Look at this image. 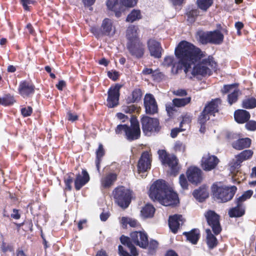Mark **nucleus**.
<instances>
[{"label": "nucleus", "mask_w": 256, "mask_h": 256, "mask_svg": "<svg viewBox=\"0 0 256 256\" xmlns=\"http://www.w3.org/2000/svg\"><path fill=\"white\" fill-rule=\"evenodd\" d=\"M174 54L178 60V62L191 61L196 62L191 72L194 76H210L212 74L213 70H217L218 64L212 56L206 57L205 52L186 40L179 42L175 48Z\"/></svg>", "instance_id": "nucleus-1"}, {"label": "nucleus", "mask_w": 256, "mask_h": 256, "mask_svg": "<svg viewBox=\"0 0 256 256\" xmlns=\"http://www.w3.org/2000/svg\"><path fill=\"white\" fill-rule=\"evenodd\" d=\"M149 196L164 206H175L179 203L178 194L164 180L155 181L150 186Z\"/></svg>", "instance_id": "nucleus-2"}, {"label": "nucleus", "mask_w": 256, "mask_h": 256, "mask_svg": "<svg viewBox=\"0 0 256 256\" xmlns=\"http://www.w3.org/2000/svg\"><path fill=\"white\" fill-rule=\"evenodd\" d=\"M130 122V126L126 124L118 125L115 130V132L118 134L124 133L128 140L132 141L140 138V130L139 122L136 116H132Z\"/></svg>", "instance_id": "nucleus-3"}, {"label": "nucleus", "mask_w": 256, "mask_h": 256, "mask_svg": "<svg viewBox=\"0 0 256 256\" xmlns=\"http://www.w3.org/2000/svg\"><path fill=\"white\" fill-rule=\"evenodd\" d=\"M197 35L199 42L202 44H210L219 45L224 40V34L218 30L208 32L200 31L197 32Z\"/></svg>", "instance_id": "nucleus-4"}, {"label": "nucleus", "mask_w": 256, "mask_h": 256, "mask_svg": "<svg viewBox=\"0 0 256 256\" xmlns=\"http://www.w3.org/2000/svg\"><path fill=\"white\" fill-rule=\"evenodd\" d=\"M237 190L235 186H218L214 184L212 186V191L214 196L221 202H226L231 200Z\"/></svg>", "instance_id": "nucleus-5"}, {"label": "nucleus", "mask_w": 256, "mask_h": 256, "mask_svg": "<svg viewBox=\"0 0 256 256\" xmlns=\"http://www.w3.org/2000/svg\"><path fill=\"white\" fill-rule=\"evenodd\" d=\"M142 130L144 135L150 136L158 133L161 130L159 120L147 116H143L140 118Z\"/></svg>", "instance_id": "nucleus-6"}, {"label": "nucleus", "mask_w": 256, "mask_h": 256, "mask_svg": "<svg viewBox=\"0 0 256 256\" xmlns=\"http://www.w3.org/2000/svg\"><path fill=\"white\" fill-rule=\"evenodd\" d=\"M115 202L123 208H127L131 202L132 191L121 186L116 188L112 192Z\"/></svg>", "instance_id": "nucleus-7"}, {"label": "nucleus", "mask_w": 256, "mask_h": 256, "mask_svg": "<svg viewBox=\"0 0 256 256\" xmlns=\"http://www.w3.org/2000/svg\"><path fill=\"white\" fill-rule=\"evenodd\" d=\"M158 153L162 164L168 166L171 172L176 176L180 170L178 160L176 156L174 154H169L164 150H160Z\"/></svg>", "instance_id": "nucleus-8"}, {"label": "nucleus", "mask_w": 256, "mask_h": 256, "mask_svg": "<svg viewBox=\"0 0 256 256\" xmlns=\"http://www.w3.org/2000/svg\"><path fill=\"white\" fill-rule=\"evenodd\" d=\"M204 216L212 232L216 235L220 234L222 230L220 222V216L215 211L208 210L204 212Z\"/></svg>", "instance_id": "nucleus-9"}, {"label": "nucleus", "mask_w": 256, "mask_h": 256, "mask_svg": "<svg viewBox=\"0 0 256 256\" xmlns=\"http://www.w3.org/2000/svg\"><path fill=\"white\" fill-rule=\"evenodd\" d=\"M122 85L116 84L112 86L108 91V98L106 100V106L109 108H113L119 104L120 96V90Z\"/></svg>", "instance_id": "nucleus-10"}, {"label": "nucleus", "mask_w": 256, "mask_h": 256, "mask_svg": "<svg viewBox=\"0 0 256 256\" xmlns=\"http://www.w3.org/2000/svg\"><path fill=\"white\" fill-rule=\"evenodd\" d=\"M126 48L130 55L136 58H141L144 56L145 46L141 40L128 42Z\"/></svg>", "instance_id": "nucleus-11"}, {"label": "nucleus", "mask_w": 256, "mask_h": 256, "mask_svg": "<svg viewBox=\"0 0 256 256\" xmlns=\"http://www.w3.org/2000/svg\"><path fill=\"white\" fill-rule=\"evenodd\" d=\"M221 103L222 100L220 98L212 99L205 105L200 116H203L206 118L210 120V116H215L216 113L218 112L219 105Z\"/></svg>", "instance_id": "nucleus-12"}, {"label": "nucleus", "mask_w": 256, "mask_h": 256, "mask_svg": "<svg viewBox=\"0 0 256 256\" xmlns=\"http://www.w3.org/2000/svg\"><path fill=\"white\" fill-rule=\"evenodd\" d=\"M219 162L220 160L216 156L208 153L202 157L200 166L204 170L209 172L215 169Z\"/></svg>", "instance_id": "nucleus-13"}, {"label": "nucleus", "mask_w": 256, "mask_h": 256, "mask_svg": "<svg viewBox=\"0 0 256 256\" xmlns=\"http://www.w3.org/2000/svg\"><path fill=\"white\" fill-rule=\"evenodd\" d=\"M186 174L188 180L194 185L197 186L202 181V172L196 166L189 167L186 170Z\"/></svg>", "instance_id": "nucleus-14"}, {"label": "nucleus", "mask_w": 256, "mask_h": 256, "mask_svg": "<svg viewBox=\"0 0 256 256\" xmlns=\"http://www.w3.org/2000/svg\"><path fill=\"white\" fill-rule=\"evenodd\" d=\"M152 157L148 151H144L141 154L138 162L137 168L139 174H144L151 168Z\"/></svg>", "instance_id": "nucleus-15"}, {"label": "nucleus", "mask_w": 256, "mask_h": 256, "mask_svg": "<svg viewBox=\"0 0 256 256\" xmlns=\"http://www.w3.org/2000/svg\"><path fill=\"white\" fill-rule=\"evenodd\" d=\"M132 241L140 248H146L148 246V236L144 231H135L130 234Z\"/></svg>", "instance_id": "nucleus-16"}, {"label": "nucleus", "mask_w": 256, "mask_h": 256, "mask_svg": "<svg viewBox=\"0 0 256 256\" xmlns=\"http://www.w3.org/2000/svg\"><path fill=\"white\" fill-rule=\"evenodd\" d=\"M35 92V86L30 82L24 80L20 82L18 88V94L24 98L31 97Z\"/></svg>", "instance_id": "nucleus-17"}, {"label": "nucleus", "mask_w": 256, "mask_h": 256, "mask_svg": "<svg viewBox=\"0 0 256 256\" xmlns=\"http://www.w3.org/2000/svg\"><path fill=\"white\" fill-rule=\"evenodd\" d=\"M144 106L147 114L153 115L158 112L157 102L154 96L150 94H146L144 98Z\"/></svg>", "instance_id": "nucleus-18"}, {"label": "nucleus", "mask_w": 256, "mask_h": 256, "mask_svg": "<svg viewBox=\"0 0 256 256\" xmlns=\"http://www.w3.org/2000/svg\"><path fill=\"white\" fill-rule=\"evenodd\" d=\"M147 46L150 55L155 58H160L163 50L160 42L154 38H150L147 41Z\"/></svg>", "instance_id": "nucleus-19"}, {"label": "nucleus", "mask_w": 256, "mask_h": 256, "mask_svg": "<svg viewBox=\"0 0 256 256\" xmlns=\"http://www.w3.org/2000/svg\"><path fill=\"white\" fill-rule=\"evenodd\" d=\"M90 176L86 169H82V174H78L76 175L74 180V188L76 190H80L90 180Z\"/></svg>", "instance_id": "nucleus-20"}, {"label": "nucleus", "mask_w": 256, "mask_h": 256, "mask_svg": "<svg viewBox=\"0 0 256 256\" xmlns=\"http://www.w3.org/2000/svg\"><path fill=\"white\" fill-rule=\"evenodd\" d=\"M168 221L169 228L174 234L178 232L180 228V222H182V224L184 222L182 215L178 214L170 216Z\"/></svg>", "instance_id": "nucleus-21"}, {"label": "nucleus", "mask_w": 256, "mask_h": 256, "mask_svg": "<svg viewBox=\"0 0 256 256\" xmlns=\"http://www.w3.org/2000/svg\"><path fill=\"white\" fill-rule=\"evenodd\" d=\"M108 8L115 13L117 18L121 16L122 12L124 11V6L119 0H107L106 3Z\"/></svg>", "instance_id": "nucleus-22"}, {"label": "nucleus", "mask_w": 256, "mask_h": 256, "mask_svg": "<svg viewBox=\"0 0 256 256\" xmlns=\"http://www.w3.org/2000/svg\"><path fill=\"white\" fill-rule=\"evenodd\" d=\"M196 62H192L191 61L177 62L171 68V72L174 74H177L184 68V72L188 74L192 68V65L196 64Z\"/></svg>", "instance_id": "nucleus-23"}, {"label": "nucleus", "mask_w": 256, "mask_h": 256, "mask_svg": "<svg viewBox=\"0 0 256 256\" xmlns=\"http://www.w3.org/2000/svg\"><path fill=\"white\" fill-rule=\"evenodd\" d=\"M236 206L230 208L228 211V215L230 218H240L245 214V207L244 204L236 200H234Z\"/></svg>", "instance_id": "nucleus-24"}, {"label": "nucleus", "mask_w": 256, "mask_h": 256, "mask_svg": "<svg viewBox=\"0 0 256 256\" xmlns=\"http://www.w3.org/2000/svg\"><path fill=\"white\" fill-rule=\"evenodd\" d=\"M210 228L206 230V242L209 250H212L216 248L218 244V241L214 233H212Z\"/></svg>", "instance_id": "nucleus-25"}, {"label": "nucleus", "mask_w": 256, "mask_h": 256, "mask_svg": "<svg viewBox=\"0 0 256 256\" xmlns=\"http://www.w3.org/2000/svg\"><path fill=\"white\" fill-rule=\"evenodd\" d=\"M186 240L193 244H197L200 237V232L198 228H193L189 232H184L182 233Z\"/></svg>", "instance_id": "nucleus-26"}, {"label": "nucleus", "mask_w": 256, "mask_h": 256, "mask_svg": "<svg viewBox=\"0 0 256 256\" xmlns=\"http://www.w3.org/2000/svg\"><path fill=\"white\" fill-rule=\"evenodd\" d=\"M117 180V174L115 173H109L100 180L102 189L109 188Z\"/></svg>", "instance_id": "nucleus-27"}, {"label": "nucleus", "mask_w": 256, "mask_h": 256, "mask_svg": "<svg viewBox=\"0 0 256 256\" xmlns=\"http://www.w3.org/2000/svg\"><path fill=\"white\" fill-rule=\"evenodd\" d=\"M101 29L104 36L113 35L115 33V28L112 21L108 18H105L102 22Z\"/></svg>", "instance_id": "nucleus-28"}, {"label": "nucleus", "mask_w": 256, "mask_h": 256, "mask_svg": "<svg viewBox=\"0 0 256 256\" xmlns=\"http://www.w3.org/2000/svg\"><path fill=\"white\" fill-rule=\"evenodd\" d=\"M250 118V112L244 110H238L234 112V118L238 124H244L247 122Z\"/></svg>", "instance_id": "nucleus-29"}, {"label": "nucleus", "mask_w": 256, "mask_h": 256, "mask_svg": "<svg viewBox=\"0 0 256 256\" xmlns=\"http://www.w3.org/2000/svg\"><path fill=\"white\" fill-rule=\"evenodd\" d=\"M252 140L248 138H238L232 144V148L236 150H242L250 146Z\"/></svg>", "instance_id": "nucleus-30"}, {"label": "nucleus", "mask_w": 256, "mask_h": 256, "mask_svg": "<svg viewBox=\"0 0 256 256\" xmlns=\"http://www.w3.org/2000/svg\"><path fill=\"white\" fill-rule=\"evenodd\" d=\"M138 28L134 25L130 26L126 30V38L128 42L136 41L140 40L138 36Z\"/></svg>", "instance_id": "nucleus-31"}, {"label": "nucleus", "mask_w": 256, "mask_h": 256, "mask_svg": "<svg viewBox=\"0 0 256 256\" xmlns=\"http://www.w3.org/2000/svg\"><path fill=\"white\" fill-rule=\"evenodd\" d=\"M192 195L200 202H202L208 197V192L206 186H202L195 190L192 192Z\"/></svg>", "instance_id": "nucleus-32"}, {"label": "nucleus", "mask_w": 256, "mask_h": 256, "mask_svg": "<svg viewBox=\"0 0 256 256\" xmlns=\"http://www.w3.org/2000/svg\"><path fill=\"white\" fill-rule=\"evenodd\" d=\"M155 211L156 209L154 206L148 203L142 208L140 214L145 218H152L154 216Z\"/></svg>", "instance_id": "nucleus-33"}, {"label": "nucleus", "mask_w": 256, "mask_h": 256, "mask_svg": "<svg viewBox=\"0 0 256 256\" xmlns=\"http://www.w3.org/2000/svg\"><path fill=\"white\" fill-rule=\"evenodd\" d=\"M142 96V92L140 88H134L130 96H128L126 99L128 104H132L138 102Z\"/></svg>", "instance_id": "nucleus-34"}, {"label": "nucleus", "mask_w": 256, "mask_h": 256, "mask_svg": "<svg viewBox=\"0 0 256 256\" xmlns=\"http://www.w3.org/2000/svg\"><path fill=\"white\" fill-rule=\"evenodd\" d=\"M96 157L95 160L96 170L98 172L100 171V164L102 160V157L105 154V150L102 144H99L98 149L96 152Z\"/></svg>", "instance_id": "nucleus-35"}, {"label": "nucleus", "mask_w": 256, "mask_h": 256, "mask_svg": "<svg viewBox=\"0 0 256 256\" xmlns=\"http://www.w3.org/2000/svg\"><path fill=\"white\" fill-rule=\"evenodd\" d=\"M16 102L14 96L10 94H5L2 97L0 96V104L4 106H11Z\"/></svg>", "instance_id": "nucleus-36"}, {"label": "nucleus", "mask_w": 256, "mask_h": 256, "mask_svg": "<svg viewBox=\"0 0 256 256\" xmlns=\"http://www.w3.org/2000/svg\"><path fill=\"white\" fill-rule=\"evenodd\" d=\"M186 15L187 16V20L191 24L194 23L196 21L198 16H201L198 8H196L188 10L186 12Z\"/></svg>", "instance_id": "nucleus-37"}, {"label": "nucleus", "mask_w": 256, "mask_h": 256, "mask_svg": "<svg viewBox=\"0 0 256 256\" xmlns=\"http://www.w3.org/2000/svg\"><path fill=\"white\" fill-rule=\"evenodd\" d=\"M74 174L70 172L67 173L64 177V182L65 184L64 191L70 192L72 190V183L74 181Z\"/></svg>", "instance_id": "nucleus-38"}, {"label": "nucleus", "mask_w": 256, "mask_h": 256, "mask_svg": "<svg viewBox=\"0 0 256 256\" xmlns=\"http://www.w3.org/2000/svg\"><path fill=\"white\" fill-rule=\"evenodd\" d=\"M142 18L140 10L134 9L128 15L126 18V22H133L134 21L138 20Z\"/></svg>", "instance_id": "nucleus-39"}, {"label": "nucleus", "mask_w": 256, "mask_h": 256, "mask_svg": "<svg viewBox=\"0 0 256 256\" xmlns=\"http://www.w3.org/2000/svg\"><path fill=\"white\" fill-rule=\"evenodd\" d=\"M242 107L246 109H252L256 108V98L254 97L246 98L242 100Z\"/></svg>", "instance_id": "nucleus-40"}, {"label": "nucleus", "mask_w": 256, "mask_h": 256, "mask_svg": "<svg viewBox=\"0 0 256 256\" xmlns=\"http://www.w3.org/2000/svg\"><path fill=\"white\" fill-rule=\"evenodd\" d=\"M213 0H196L198 8L206 12L212 5Z\"/></svg>", "instance_id": "nucleus-41"}, {"label": "nucleus", "mask_w": 256, "mask_h": 256, "mask_svg": "<svg viewBox=\"0 0 256 256\" xmlns=\"http://www.w3.org/2000/svg\"><path fill=\"white\" fill-rule=\"evenodd\" d=\"M190 101L191 98L188 96L182 98H175L172 100V102L176 107L180 108L190 104Z\"/></svg>", "instance_id": "nucleus-42"}, {"label": "nucleus", "mask_w": 256, "mask_h": 256, "mask_svg": "<svg viewBox=\"0 0 256 256\" xmlns=\"http://www.w3.org/2000/svg\"><path fill=\"white\" fill-rule=\"evenodd\" d=\"M254 152L251 150H246L242 151L236 156L238 157L241 162H242L244 161L250 159L252 155Z\"/></svg>", "instance_id": "nucleus-43"}, {"label": "nucleus", "mask_w": 256, "mask_h": 256, "mask_svg": "<svg viewBox=\"0 0 256 256\" xmlns=\"http://www.w3.org/2000/svg\"><path fill=\"white\" fill-rule=\"evenodd\" d=\"M239 92L240 90L237 88L232 93L228 94V100L230 105L238 101Z\"/></svg>", "instance_id": "nucleus-44"}, {"label": "nucleus", "mask_w": 256, "mask_h": 256, "mask_svg": "<svg viewBox=\"0 0 256 256\" xmlns=\"http://www.w3.org/2000/svg\"><path fill=\"white\" fill-rule=\"evenodd\" d=\"M209 120L208 118H206L203 116H198V122L200 126V131L202 133H204L206 130V122Z\"/></svg>", "instance_id": "nucleus-45"}, {"label": "nucleus", "mask_w": 256, "mask_h": 256, "mask_svg": "<svg viewBox=\"0 0 256 256\" xmlns=\"http://www.w3.org/2000/svg\"><path fill=\"white\" fill-rule=\"evenodd\" d=\"M253 193L254 192L252 190H248L244 192L241 196L236 198V200L244 204V202L251 198Z\"/></svg>", "instance_id": "nucleus-46"}, {"label": "nucleus", "mask_w": 256, "mask_h": 256, "mask_svg": "<svg viewBox=\"0 0 256 256\" xmlns=\"http://www.w3.org/2000/svg\"><path fill=\"white\" fill-rule=\"evenodd\" d=\"M238 84L234 83L230 84H224L223 88L220 90V92L222 94H226L230 92L232 89L238 88Z\"/></svg>", "instance_id": "nucleus-47"}, {"label": "nucleus", "mask_w": 256, "mask_h": 256, "mask_svg": "<svg viewBox=\"0 0 256 256\" xmlns=\"http://www.w3.org/2000/svg\"><path fill=\"white\" fill-rule=\"evenodd\" d=\"M179 183L183 190H186L188 188V181L184 174H181L179 177Z\"/></svg>", "instance_id": "nucleus-48"}, {"label": "nucleus", "mask_w": 256, "mask_h": 256, "mask_svg": "<svg viewBox=\"0 0 256 256\" xmlns=\"http://www.w3.org/2000/svg\"><path fill=\"white\" fill-rule=\"evenodd\" d=\"M175 107L176 106L174 104L173 102L168 103L166 104V111L170 117L173 116L174 113L176 112V110Z\"/></svg>", "instance_id": "nucleus-49"}, {"label": "nucleus", "mask_w": 256, "mask_h": 256, "mask_svg": "<svg viewBox=\"0 0 256 256\" xmlns=\"http://www.w3.org/2000/svg\"><path fill=\"white\" fill-rule=\"evenodd\" d=\"M0 249L4 253L6 252H12L14 250V246L10 244H8L2 241L0 246Z\"/></svg>", "instance_id": "nucleus-50"}, {"label": "nucleus", "mask_w": 256, "mask_h": 256, "mask_svg": "<svg viewBox=\"0 0 256 256\" xmlns=\"http://www.w3.org/2000/svg\"><path fill=\"white\" fill-rule=\"evenodd\" d=\"M178 62H176L174 60V58L172 56H167L164 58L163 62V64L164 66L166 67H170L172 66V68L174 65Z\"/></svg>", "instance_id": "nucleus-51"}, {"label": "nucleus", "mask_w": 256, "mask_h": 256, "mask_svg": "<svg viewBox=\"0 0 256 256\" xmlns=\"http://www.w3.org/2000/svg\"><path fill=\"white\" fill-rule=\"evenodd\" d=\"M123 110L127 114H132L136 112H138V107L136 104H131L129 106H123Z\"/></svg>", "instance_id": "nucleus-52"}, {"label": "nucleus", "mask_w": 256, "mask_h": 256, "mask_svg": "<svg viewBox=\"0 0 256 256\" xmlns=\"http://www.w3.org/2000/svg\"><path fill=\"white\" fill-rule=\"evenodd\" d=\"M33 112V109L30 106L22 108L20 110L22 115L24 117H28L30 116Z\"/></svg>", "instance_id": "nucleus-53"}, {"label": "nucleus", "mask_w": 256, "mask_h": 256, "mask_svg": "<svg viewBox=\"0 0 256 256\" xmlns=\"http://www.w3.org/2000/svg\"><path fill=\"white\" fill-rule=\"evenodd\" d=\"M90 32L93 34L96 38H99L104 36L102 31L101 27L98 28L96 26H92L90 28Z\"/></svg>", "instance_id": "nucleus-54"}, {"label": "nucleus", "mask_w": 256, "mask_h": 256, "mask_svg": "<svg viewBox=\"0 0 256 256\" xmlns=\"http://www.w3.org/2000/svg\"><path fill=\"white\" fill-rule=\"evenodd\" d=\"M236 160H233L230 164V168L232 170H238L241 166L242 162L238 158V157L236 156Z\"/></svg>", "instance_id": "nucleus-55"}, {"label": "nucleus", "mask_w": 256, "mask_h": 256, "mask_svg": "<svg viewBox=\"0 0 256 256\" xmlns=\"http://www.w3.org/2000/svg\"><path fill=\"white\" fill-rule=\"evenodd\" d=\"M246 122V123L245 125V127L248 130L250 131L256 130V121L253 120H248Z\"/></svg>", "instance_id": "nucleus-56"}, {"label": "nucleus", "mask_w": 256, "mask_h": 256, "mask_svg": "<svg viewBox=\"0 0 256 256\" xmlns=\"http://www.w3.org/2000/svg\"><path fill=\"white\" fill-rule=\"evenodd\" d=\"M120 240L121 243L129 248L130 246L132 244V242L130 240V239L128 236H124V235H122L120 237Z\"/></svg>", "instance_id": "nucleus-57"}, {"label": "nucleus", "mask_w": 256, "mask_h": 256, "mask_svg": "<svg viewBox=\"0 0 256 256\" xmlns=\"http://www.w3.org/2000/svg\"><path fill=\"white\" fill-rule=\"evenodd\" d=\"M108 76L110 79L115 82L118 80L120 76V74L118 72L114 70L108 71Z\"/></svg>", "instance_id": "nucleus-58"}, {"label": "nucleus", "mask_w": 256, "mask_h": 256, "mask_svg": "<svg viewBox=\"0 0 256 256\" xmlns=\"http://www.w3.org/2000/svg\"><path fill=\"white\" fill-rule=\"evenodd\" d=\"M36 2V0H20V3L22 4L24 10L29 11L30 7L28 6L30 4H34Z\"/></svg>", "instance_id": "nucleus-59"}, {"label": "nucleus", "mask_w": 256, "mask_h": 256, "mask_svg": "<svg viewBox=\"0 0 256 256\" xmlns=\"http://www.w3.org/2000/svg\"><path fill=\"white\" fill-rule=\"evenodd\" d=\"M192 122V116L187 114L182 116V120L180 122V127L183 126L184 124H190Z\"/></svg>", "instance_id": "nucleus-60"}, {"label": "nucleus", "mask_w": 256, "mask_h": 256, "mask_svg": "<svg viewBox=\"0 0 256 256\" xmlns=\"http://www.w3.org/2000/svg\"><path fill=\"white\" fill-rule=\"evenodd\" d=\"M164 76V74L162 72H160L158 70H156L154 71L152 78L154 80L160 81L163 78Z\"/></svg>", "instance_id": "nucleus-61"}, {"label": "nucleus", "mask_w": 256, "mask_h": 256, "mask_svg": "<svg viewBox=\"0 0 256 256\" xmlns=\"http://www.w3.org/2000/svg\"><path fill=\"white\" fill-rule=\"evenodd\" d=\"M173 94L178 96H184L188 94L186 90L184 89H178L173 92Z\"/></svg>", "instance_id": "nucleus-62"}, {"label": "nucleus", "mask_w": 256, "mask_h": 256, "mask_svg": "<svg viewBox=\"0 0 256 256\" xmlns=\"http://www.w3.org/2000/svg\"><path fill=\"white\" fill-rule=\"evenodd\" d=\"M184 129H183L182 127H180L178 128H174L170 132V136L172 138H175L177 136L178 134L180 132H182L184 130Z\"/></svg>", "instance_id": "nucleus-63"}, {"label": "nucleus", "mask_w": 256, "mask_h": 256, "mask_svg": "<svg viewBox=\"0 0 256 256\" xmlns=\"http://www.w3.org/2000/svg\"><path fill=\"white\" fill-rule=\"evenodd\" d=\"M118 251L120 256H132L128 252L125 250L121 245L118 246Z\"/></svg>", "instance_id": "nucleus-64"}]
</instances>
